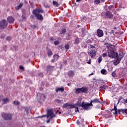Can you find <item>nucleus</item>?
Instances as JSON below:
<instances>
[{"label":"nucleus","mask_w":127,"mask_h":127,"mask_svg":"<svg viewBox=\"0 0 127 127\" xmlns=\"http://www.w3.org/2000/svg\"><path fill=\"white\" fill-rule=\"evenodd\" d=\"M101 16L103 17V18H108V19H113L114 18V14L113 12L110 11H107L106 12H102Z\"/></svg>","instance_id":"f257e3e1"},{"label":"nucleus","mask_w":127,"mask_h":127,"mask_svg":"<svg viewBox=\"0 0 127 127\" xmlns=\"http://www.w3.org/2000/svg\"><path fill=\"white\" fill-rule=\"evenodd\" d=\"M88 91H89V88L85 86L82 87L81 88H75V91L74 93L75 94H80V93H83L84 94L88 93Z\"/></svg>","instance_id":"f03ea898"},{"label":"nucleus","mask_w":127,"mask_h":127,"mask_svg":"<svg viewBox=\"0 0 127 127\" xmlns=\"http://www.w3.org/2000/svg\"><path fill=\"white\" fill-rule=\"evenodd\" d=\"M1 117L4 121H11L12 120V114L10 113H3L1 114Z\"/></svg>","instance_id":"7ed1b4c3"},{"label":"nucleus","mask_w":127,"mask_h":127,"mask_svg":"<svg viewBox=\"0 0 127 127\" xmlns=\"http://www.w3.org/2000/svg\"><path fill=\"white\" fill-rule=\"evenodd\" d=\"M94 106L91 102L90 103L88 102H82V109L85 110V111H89L91 109V107Z\"/></svg>","instance_id":"20e7f679"},{"label":"nucleus","mask_w":127,"mask_h":127,"mask_svg":"<svg viewBox=\"0 0 127 127\" xmlns=\"http://www.w3.org/2000/svg\"><path fill=\"white\" fill-rule=\"evenodd\" d=\"M55 70V66L48 64L46 66V71L47 74H51L53 71Z\"/></svg>","instance_id":"39448f33"},{"label":"nucleus","mask_w":127,"mask_h":127,"mask_svg":"<svg viewBox=\"0 0 127 127\" xmlns=\"http://www.w3.org/2000/svg\"><path fill=\"white\" fill-rule=\"evenodd\" d=\"M108 57L117 59L118 58V53L115 52V50L110 51L108 52Z\"/></svg>","instance_id":"423d86ee"},{"label":"nucleus","mask_w":127,"mask_h":127,"mask_svg":"<svg viewBox=\"0 0 127 127\" xmlns=\"http://www.w3.org/2000/svg\"><path fill=\"white\" fill-rule=\"evenodd\" d=\"M8 23L5 19H2L1 21H0V29L3 30L6 28Z\"/></svg>","instance_id":"0eeeda50"},{"label":"nucleus","mask_w":127,"mask_h":127,"mask_svg":"<svg viewBox=\"0 0 127 127\" xmlns=\"http://www.w3.org/2000/svg\"><path fill=\"white\" fill-rule=\"evenodd\" d=\"M87 53L89 56H91V58H94V57L97 55V51L95 50H92L90 52L88 51Z\"/></svg>","instance_id":"6e6552de"},{"label":"nucleus","mask_w":127,"mask_h":127,"mask_svg":"<svg viewBox=\"0 0 127 127\" xmlns=\"http://www.w3.org/2000/svg\"><path fill=\"white\" fill-rule=\"evenodd\" d=\"M32 13H44V10L39 8V7H37L35 9L33 10Z\"/></svg>","instance_id":"1a4fd4ad"},{"label":"nucleus","mask_w":127,"mask_h":127,"mask_svg":"<svg viewBox=\"0 0 127 127\" xmlns=\"http://www.w3.org/2000/svg\"><path fill=\"white\" fill-rule=\"evenodd\" d=\"M124 58V54L122 51H119L118 54V57L117 58V61H122V59Z\"/></svg>","instance_id":"9d476101"},{"label":"nucleus","mask_w":127,"mask_h":127,"mask_svg":"<svg viewBox=\"0 0 127 127\" xmlns=\"http://www.w3.org/2000/svg\"><path fill=\"white\" fill-rule=\"evenodd\" d=\"M67 107H69V109H74V108H75L76 105H72L67 103L64 104L63 108L65 109V108H67Z\"/></svg>","instance_id":"9b49d317"},{"label":"nucleus","mask_w":127,"mask_h":127,"mask_svg":"<svg viewBox=\"0 0 127 127\" xmlns=\"http://www.w3.org/2000/svg\"><path fill=\"white\" fill-rule=\"evenodd\" d=\"M49 117H50V119H52L55 117V115L53 114V112H52V110H48L47 118H48Z\"/></svg>","instance_id":"f8f14e48"},{"label":"nucleus","mask_w":127,"mask_h":127,"mask_svg":"<svg viewBox=\"0 0 127 127\" xmlns=\"http://www.w3.org/2000/svg\"><path fill=\"white\" fill-rule=\"evenodd\" d=\"M38 20H43V16L39 13H33Z\"/></svg>","instance_id":"ddd939ff"},{"label":"nucleus","mask_w":127,"mask_h":127,"mask_svg":"<svg viewBox=\"0 0 127 127\" xmlns=\"http://www.w3.org/2000/svg\"><path fill=\"white\" fill-rule=\"evenodd\" d=\"M80 42H81V38H79L78 36L75 37L74 44L75 45H78V44H80Z\"/></svg>","instance_id":"4468645a"},{"label":"nucleus","mask_w":127,"mask_h":127,"mask_svg":"<svg viewBox=\"0 0 127 127\" xmlns=\"http://www.w3.org/2000/svg\"><path fill=\"white\" fill-rule=\"evenodd\" d=\"M97 35L98 37H103L104 36V32H103V30L98 29L97 31Z\"/></svg>","instance_id":"2eb2a0df"},{"label":"nucleus","mask_w":127,"mask_h":127,"mask_svg":"<svg viewBox=\"0 0 127 127\" xmlns=\"http://www.w3.org/2000/svg\"><path fill=\"white\" fill-rule=\"evenodd\" d=\"M40 98H39V102H41L43 101H45V99H46V96L43 94H39Z\"/></svg>","instance_id":"dca6fc26"},{"label":"nucleus","mask_w":127,"mask_h":127,"mask_svg":"<svg viewBox=\"0 0 127 127\" xmlns=\"http://www.w3.org/2000/svg\"><path fill=\"white\" fill-rule=\"evenodd\" d=\"M93 103H99L101 104V99H98V98H95L90 101V103L91 105H93Z\"/></svg>","instance_id":"f3484780"},{"label":"nucleus","mask_w":127,"mask_h":127,"mask_svg":"<svg viewBox=\"0 0 127 127\" xmlns=\"http://www.w3.org/2000/svg\"><path fill=\"white\" fill-rule=\"evenodd\" d=\"M7 20L9 23H12L14 21V18H13V16H9L7 18Z\"/></svg>","instance_id":"a211bd4d"},{"label":"nucleus","mask_w":127,"mask_h":127,"mask_svg":"<svg viewBox=\"0 0 127 127\" xmlns=\"http://www.w3.org/2000/svg\"><path fill=\"white\" fill-rule=\"evenodd\" d=\"M66 35V38L67 40H70V39H71V35H72V31H69Z\"/></svg>","instance_id":"6ab92c4d"},{"label":"nucleus","mask_w":127,"mask_h":127,"mask_svg":"<svg viewBox=\"0 0 127 127\" xmlns=\"http://www.w3.org/2000/svg\"><path fill=\"white\" fill-rule=\"evenodd\" d=\"M99 91H102V90H108V86L101 85L99 87Z\"/></svg>","instance_id":"aec40b11"},{"label":"nucleus","mask_w":127,"mask_h":127,"mask_svg":"<svg viewBox=\"0 0 127 127\" xmlns=\"http://www.w3.org/2000/svg\"><path fill=\"white\" fill-rule=\"evenodd\" d=\"M67 75L68 77H73V76H75V72L73 70H69L67 72Z\"/></svg>","instance_id":"412c9836"},{"label":"nucleus","mask_w":127,"mask_h":127,"mask_svg":"<svg viewBox=\"0 0 127 127\" xmlns=\"http://www.w3.org/2000/svg\"><path fill=\"white\" fill-rule=\"evenodd\" d=\"M64 91V87H58L56 90V93H58V92H61L62 93H63Z\"/></svg>","instance_id":"4be33fe9"},{"label":"nucleus","mask_w":127,"mask_h":127,"mask_svg":"<svg viewBox=\"0 0 127 127\" xmlns=\"http://www.w3.org/2000/svg\"><path fill=\"white\" fill-rule=\"evenodd\" d=\"M121 112L123 114H127V109H119V114H121Z\"/></svg>","instance_id":"5701e85b"},{"label":"nucleus","mask_w":127,"mask_h":127,"mask_svg":"<svg viewBox=\"0 0 127 127\" xmlns=\"http://www.w3.org/2000/svg\"><path fill=\"white\" fill-rule=\"evenodd\" d=\"M47 55L49 57H51V56L53 55V53H52V51H51L50 49L48 50Z\"/></svg>","instance_id":"b1692460"},{"label":"nucleus","mask_w":127,"mask_h":127,"mask_svg":"<svg viewBox=\"0 0 127 127\" xmlns=\"http://www.w3.org/2000/svg\"><path fill=\"white\" fill-rule=\"evenodd\" d=\"M2 101L3 102V104H7V103L9 102V100L8 99V98H5L3 99L2 100Z\"/></svg>","instance_id":"393cba45"},{"label":"nucleus","mask_w":127,"mask_h":127,"mask_svg":"<svg viewBox=\"0 0 127 127\" xmlns=\"http://www.w3.org/2000/svg\"><path fill=\"white\" fill-rule=\"evenodd\" d=\"M22 5H23V3H22L18 5L17 6H16L15 7L16 9H17V10H18V9H19V8H21V7H22Z\"/></svg>","instance_id":"a878e982"},{"label":"nucleus","mask_w":127,"mask_h":127,"mask_svg":"<svg viewBox=\"0 0 127 127\" xmlns=\"http://www.w3.org/2000/svg\"><path fill=\"white\" fill-rule=\"evenodd\" d=\"M120 61L115 60L113 62L114 65H115V66H117V65H118V64H120Z\"/></svg>","instance_id":"bb28decb"},{"label":"nucleus","mask_w":127,"mask_h":127,"mask_svg":"<svg viewBox=\"0 0 127 127\" xmlns=\"http://www.w3.org/2000/svg\"><path fill=\"white\" fill-rule=\"evenodd\" d=\"M73 105H75L76 107H74V108H77L78 107H81L82 108H83V103H82V104L81 103H77V104H73Z\"/></svg>","instance_id":"cd10ccee"},{"label":"nucleus","mask_w":127,"mask_h":127,"mask_svg":"<svg viewBox=\"0 0 127 127\" xmlns=\"http://www.w3.org/2000/svg\"><path fill=\"white\" fill-rule=\"evenodd\" d=\"M53 57L54 59L56 60V61H57L59 58V55H54L53 56Z\"/></svg>","instance_id":"c85d7f7f"},{"label":"nucleus","mask_w":127,"mask_h":127,"mask_svg":"<svg viewBox=\"0 0 127 127\" xmlns=\"http://www.w3.org/2000/svg\"><path fill=\"white\" fill-rule=\"evenodd\" d=\"M89 46L90 47V49H95L96 48V44H95L94 45H89Z\"/></svg>","instance_id":"c756f323"},{"label":"nucleus","mask_w":127,"mask_h":127,"mask_svg":"<svg viewBox=\"0 0 127 127\" xmlns=\"http://www.w3.org/2000/svg\"><path fill=\"white\" fill-rule=\"evenodd\" d=\"M100 2H101L100 0H94V3H95V4H99V3H100Z\"/></svg>","instance_id":"7c9ffc66"},{"label":"nucleus","mask_w":127,"mask_h":127,"mask_svg":"<svg viewBox=\"0 0 127 127\" xmlns=\"http://www.w3.org/2000/svg\"><path fill=\"white\" fill-rule=\"evenodd\" d=\"M112 77H113V78H115V77H117V73H116V70L112 73Z\"/></svg>","instance_id":"2f4dec72"},{"label":"nucleus","mask_w":127,"mask_h":127,"mask_svg":"<svg viewBox=\"0 0 127 127\" xmlns=\"http://www.w3.org/2000/svg\"><path fill=\"white\" fill-rule=\"evenodd\" d=\"M53 4L54 5H56L57 6H58V5H59V4L58 3V2L53 0Z\"/></svg>","instance_id":"473e14b6"},{"label":"nucleus","mask_w":127,"mask_h":127,"mask_svg":"<svg viewBox=\"0 0 127 127\" xmlns=\"http://www.w3.org/2000/svg\"><path fill=\"white\" fill-rule=\"evenodd\" d=\"M69 44H67L64 46V48L66 49V51H68L69 50Z\"/></svg>","instance_id":"72a5a7b5"},{"label":"nucleus","mask_w":127,"mask_h":127,"mask_svg":"<svg viewBox=\"0 0 127 127\" xmlns=\"http://www.w3.org/2000/svg\"><path fill=\"white\" fill-rule=\"evenodd\" d=\"M103 57H107V56H109V52H107V53H103L102 54Z\"/></svg>","instance_id":"f704fd0d"},{"label":"nucleus","mask_w":127,"mask_h":127,"mask_svg":"<svg viewBox=\"0 0 127 127\" xmlns=\"http://www.w3.org/2000/svg\"><path fill=\"white\" fill-rule=\"evenodd\" d=\"M106 72H107V70L105 69H103L101 71V74H103L104 75L106 74Z\"/></svg>","instance_id":"c9c22d12"},{"label":"nucleus","mask_w":127,"mask_h":127,"mask_svg":"<svg viewBox=\"0 0 127 127\" xmlns=\"http://www.w3.org/2000/svg\"><path fill=\"white\" fill-rule=\"evenodd\" d=\"M31 27L33 28V29H35V28H38V27H37L36 25H31Z\"/></svg>","instance_id":"e433bc0d"},{"label":"nucleus","mask_w":127,"mask_h":127,"mask_svg":"<svg viewBox=\"0 0 127 127\" xmlns=\"http://www.w3.org/2000/svg\"><path fill=\"white\" fill-rule=\"evenodd\" d=\"M44 6L46 8H49V5H48V4H47V3H44Z\"/></svg>","instance_id":"4c0bfd02"},{"label":"nucleus","mask_w":127,"mask_h":127,"mask_svg":"<svg viewBox=\"0 0 127 127\" xmlns=\"http://www.w3.org/2000/svg\"><path fill=\"white\" fill-rule=\"evenodd\" d=\"M113 8H114V5H111L108 6V9H109V10H112Z\"/></svg>","instance_id":"58836bf2"},{"label":"nucleus","mask_w":127,"mask_h":127,"mask_svg":"<svg viewBox=\"0 0 127 127\" xmlns=\"http://www.w3.org/2000/svg\"><path fill=\"white\" fill-rule=\"evenodd\" d=\"M56 102H58V104H61V103H63V100H60L59 99L56 100Z\"/></svg>","instance_id":"ea45409f"},{"label":"nucleus","mask_w":127,"mask_h":127,"mask_svg":"<svg viewBox=\"0 0 127 127\" xmlns=\"http://www.w3.org/2000/svg\"><path fill=\"white\" fill-rule=\"evenodd\" d=\"M65 32H66V29H64L62 30V32L61 33V34H65Z\"/></svg>","instance_id":"a19ab883"},{"label":"nucleus","mask_w":127,"mask_h":127,"mask_svg":"<svg viewBox=\"0 0 127 127\" xmlns=\"http://www.w3.org/2000/svg\"><path fill=\"white\" fill-rule=\"evenodd\" d=\"M103 60V58H102V57H99L98 58V63H101L102 62V61Z\"/></svg>","instance_id":"79ce46f5"},{"label":"nucleus","mask_w":127,"mask_h":127,"mask_svg":"<svg viewBox=\"0 0 127 127\" xmlns=\"http://www.w3.org/2000/svg\"><path fill=\"white\" fill-rule=\"evenodd\" d=\"M11 38H12L11 37H7L6 38V40L7 41H10V40H11Z\"/></svg>","instance_id":"37998d69"},{"label":"nucleus","mask_w":127,"mask_h":127,"mask_svg":"<svg viewBox=\"0 0 127 127\" xmlns=\"http://www.w3.org/2000/svg\"><path fill=\"white\" fill-rule=\"evenodd\" d=\"M13 47L15 49V51H17V48H18V47H17V46H14Z\"/></svg>","instance_id":"c03bdc74"},{"label":"nucleus","mask_w":127,"mask_h":127,"mask_svg":"<svg viewBox=\"0 0 127 127\" xmlns=\"http://www.w3.org/2000/svg\"><path fill=\"white\" fill-rule=\"evenodd\" d=\"M38 76H40V77H43V73L42 72H39L38 73Z\"/></svg>","instance_id":"a18cd8bd"},{"label":"nucleus","mask_w":127,"mask_h":127,"mask_svg":"<svg viewBox=\"0 0 127 127\" xmlns=\"http://www.w3.org/2000/svg\"><path fill=\"white\" fill-rule=\"evenodd\" d=\"M123 100V97L120 96L119 97V100H118V104H120V102H121V100Z\"/></svg>","instance_id":"49530a36"},{"label":"nucleus","mask_w":127,"mask_h":127,"mask_svg":"<svg viewBox=\"0 0 127 127\" xmlns=\"http://www.w3.org/2000/svg\"><path fill=\"white\" fill-rule=\"evenodd\" d=\"M55 45H58L59 44V42L58 41H56L54 42Z\"/></svg>","instance_id":"de8ad7c7"},{"label":"nucleus","mask_w":127,"mask_h":127,"mask_svg":"<svg viewBox=\"0 0 127 127\" xmlns=\"http://www.w3.org/2000/svg\"><path fill=\"white\" fill-rule=\"evenodd\" d=\"M82 21H83V22H85L86 21V17H84L81 19Z\"/></svg>","instance_id":"09e8293b"},{"label":"nucleus","mask_w":127,"mask_h":127,"mask_svg":"<svg viewBox=\"0 0 127 127\" xmlns=\"http://www.w3.org/2000/svg\"><path fill=\"white\" fill-rule=\"evenodd\" d=\"M19 69H20V70H24V67H23V66H22V65H20Z\"/></svg>","instance_id":"8fccbe9b"},{"label":"nucleus","mask_w":127,"mask_h":127,"mask_svg":"<svg viewBox=\"0 0 127 127\" xmlns=\"http://www.w3.org/2000/svg\"><path fill=\"white\" fill-rule=\"evenodd\" d=\"M116 110H118V108H117V106H116V104L114 105V109H112V111H115Z\"/></svg>","instance_id":"3c124183"},{"label":"nucleus","mask_w":127,"mask_h":127,"mask_svg":"<svg viewBox=\"0 0 127 127\" xmlns=\"http://www.w3.org/2000/svg\"><path fill=\"white\" fill-rule=\"evenodd\" d=\"M19 105H20V102L16 101V106H19Z\"/></svg>","instance_id":"603ef678"},{"label":"nucleus","mask_w":127,"mask_h":127,"mask_svg":"<svg viewBox=\"0 0 127 127\" xmlns=\"http://www.w3.org/2000/svg\"><path fill=\"white\" fill-rule=\"evenodd\" d=\"M57 113H59V115H61V111H59V110H57L56 111V114H57Z\"/></svg>","instance_id":"864d4df0"},{"label":"nucleus","mask_w":127,"mask_h":127,"mask_svg":"<svg viewBox=\"0 0 127 127\" xmlns=\"http://www.w3.org/2000/svg\"><path fill=\"white\" fill-rule=\"evenodd\" d=\"M75 108V112L77 113V112H79V108H78V107H76Z\"/></svg>","instance_id":"5fc2aeb1"},{"label":"nucleus","mask_w":127,"mask_h":127,"mask_svg":"<svg viewBox=\"0 0 127 127\" xmlns=\"http://www.w3.org/2000/svg\"><path fill=\"white\" fill-rule=\"evenodd\" d=\"M77 125H78V126H79V125H80V121L79 120H77L76 122Z\"/></svg>","instance_id":"6e6d98bb"},{"label":"nucleus","mask_w":127,"mask_h":127,"mask_svg":"<svg viewBox=\"0 0 127 127\" xmlns=\"http://www.w3.org/2000/svg\"><path fill=\"white\" fill-rule=\"evenodd\" d=\"M50 40H51L52 41H53V40H54V39L53 38V37H51L50 38Z\"/></svg>","instance_id":"4d7b16f0"},{"label":"nucleus","mask_w":127,"mask_h":127,"mask_svg":"<svg viewBox=\"0 0 127 127\" xmlns=\"http://www.w3.org/2000/svg\"><path fill=\"white\" fill-rule=\"evenodd\" d=\"M114 111H115V112L114 113V114H115V115H118V110H116Z\"/></svg>","instance_id":"13d9d810"},{"label":"nucleus","mask_w":127,"mask_h":127,"mask_svg":"<svg viewBox=\"0 0 127 127\" xmlns=\"http://www.w3.org/2000/svg\"><path fill=\"white\" fill-rule=\"evenodd\" d=\"M22 19H25L26 18V17H25V16H24L23 15H22Z\"/></svg>","instance_id":"bf43d9fd"},{"label":"nucleus","mask_w":127,"mask_h":127,"mask_svg":"<svg viewBox=\"0 0 127 127\" xmlns=\"http://www.w3.org/2000/svg\"><path fill=\"white\" fill-rule=\"evenodd\" d=\"M55 61H56V60H55V59H52V63H54V62H55Z\"/></svg>","instance_id":"052dcab7"},{"label":"nucleus","mask_w":127,"mask_h":127,"mask_svg":"<svg viewBox=\"0 0 127 127\" xmlns=\"http://www.w3.org/2000/svg\"><path fill=\"white\" fill-rule=\"evenodd\" d=\"M114 30H112L111 31V32H110V33L112 34H114Z\"/></svg>","instance_id":"680f3d73"},{"label":"nucleus","mask_w":127,"mask_h":127,"mask_svg":"<svg viewBox=\"0 0 127 127\" xmlns=\"http://www.w3.org/2000/svg\"><path fill=\"white\" fill-rule=\"evenodd\" d=\"M44 117H45V116L43 115V116H39V117H38L37 118H38H38H44Z\"/></svg>","instance_id":"e2e57ef3"},{"label":"nucleus","mask_w":127,"mask_h":127,"mask_svg":"<svg viewBox=\"0 0 127 127\" xmlns=\"http://www.w3.org/2000/svg\"><path fill=\"white\" fill-rule=\"evenodd\" d=\"M88 64H91V60H89V61L87 62Z\"/></svg>","instance_id":"0e129e2a"},{"label":"nucleus","mask_w":127,"mask_h":127,"mask_svg":"<svg viewBox=\"0 0 127 127\" xmlns=\"http://www.w3.org/2000/svg\"><path fill=\"white\" fill-rule=\"evenodd\" d=\"M3 49L4 50H5V49H6V46H4Z\"/></svg>","instance_id":"69168bd1"},{"label":"nucleus","mask_w":127,"mask_h":127,"mask_svg":"<svg viewBox=\"0 0 127 127\" xmlns=\"http://www.w3.org/2000/svg\"><path fill=\"white\" fill-rule=\"evenodd\" d=\"M101 2H105V0H100Z\"/></svg>","instance_id":"338daca9"},{"label":"nucleus","mask_w":127,"mask_h":127,"mask_svg":"<svg viewBox=\"0 0 127 127\" xmlns=\"http://www.w3.org/2000/svg\"><path fill=\"white\" fill-rule=\"evenodd\" d=\"M81 123H84V119H81Z\"/></svg>","instance_id":"774afa93"}]
</instances>
